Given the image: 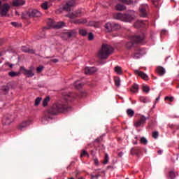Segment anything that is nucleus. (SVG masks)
<instances>
[{
    "label": "nucleus",
    "instance_id": "1",
    "mask_svg": "<svg viewBox=\"0 0 179 179\" xmlns=\"http://www.w3.org/2000/svg\"><path fill=\"white\" fill-rule=\"evenodd\" d=\"M69 111H72V107L68 106L67 103H54L45 112V120H48V118H51L50 117H48L49 114L50 115H57V114H59V113H68Z\"/></svg>",
    "mask_w": 179,
    "mask_h": 179
},
{
    "label": "nucleus",
    "instance_id": "2",
    "mask_svg": "<svg viewBox=\"0 0 179 179\" xmlns=\"http://www.w3.org/2000/svg\"><path fill=\"white\" fill-rule=\"evenodd\" d=\"M114 52V48L108 44H103L101 50L98 52L99 59H107L110 54Z\"/></svg>",
    "mask_w": 179,
    "mask_h": 179
},
{
    "label": "nucleus",
    "instance_id": "3",
    "mask_svg": "<svg viewBox=\"0 0 179 179\" xmlns=\"http://www.w3.org/2000/svg\"><path fill=\"white\" fill-rule=\"evenodd\" d=\"M41 13L36 9H29L22 14V19H30L31 17H40Z\"/></svg>",
    "mask_w": 179,
    "mask_h": 179
},
{
    "label": "nucleus",
    "instance_id": "4",
    "mask_svg": "<svg viewBox=\"0 0 179 179\" xmlns=\"http://www.w3.org/2000/svg\"><path fill=\"white\" fill-rule=\"evenodd\" d=\"M104 27L108 33L111 31H117V30H121V25L118 23L107 22L105 24Z\"/></svg>",
    "mask_w": 179,
    "mask_h": 179
},
{
    "label": "nucleus",
    "instance_id": "5",
    "mask_svg": "<svg viewBox=\"0 0 179 179\" xmlns=\"http://www.w3.org/2000/svg\"><path fill=\"white\" fill-rule=\"evenodd\" d=\"M20 71L27 78H33V76L34 75V66H31L29 70L26 69L24 66H20Z\"/></svg>",
    "mask_w": 179,
    "mask_h": 179
},
{
    "label": "nucleus",
    "instance_id": "6",
    "mask_svg": "<svg viewBox=\"0 0 179 179\" xmlns=\"http://www.w3.org/2000/svg\"><path fill=\"white\" fill-rule=\"evenodd\" d=\"M15 118L13 115L8 114L5 115L2 120L3 125H10V123L15 121Z\"/></svg>",
    "mask_w": 179,
    "mask_h": 179
},
{
    "label": "nucleus",
    "instance_id": "7",
    "mask_svg": "<svg viewBox=\"0 0 179 179\" xmlns=\"http://www.w3.org/2000/svg\"><path fill=\"white\" fill-rule=\"evenodd\" d=\"M10 9V5L8 3H4L1 6V10L0 11V15L1 17H3L4 16H6L8 15V12H9V10Z\"/></svg>",
    "mask_w": 179,
    "mask_h": 179
},
{
    "label": "nucleus",
    "instance_id": "8",
    "mask_svg": "<svg viewBox=\"0 0 179 179\" xmlns=\"http://www.w3.org/2000/svg\"><path fill=\"white\" fill-rule=\"evenodd\" d=\"M76 5V1L75 0L69 1L63 7V10L66 12H71V8H73Z\"/></svg>",
    "mask_w": 179,
    "mask_h": 179
},
{
    "label": "nucleus",
    "instance_id": "9",
    "mask_svg": "<svg viewBox=\"0 0 179 179\" xmlns=\"http://www.w3.org/2000/svg\"><path fill=\"white\" fill-rule=\"evenodd\" d=\"M78 95L75 93L73 92H64L63 93V97L64 98V99L66 101H72V100H73V99H76V97H77Z\"/></svg>",
    "mask_w": 179,
    "mask_h": 179
},
{
    "label": "nucleus",
    "instance_id": "10",
    "mask_svg": "<svg viewBox=\"0 0 179 179\" xmlns=\"http://www.w3.org/2000/svg\"><path fill=\"white\" fill-rule=\"evenodd\" d=\"M81 14L82 10H77L73 13L66 15V17H69V19H76V17H79V16H80Z\"/></svg>",
    "mask_w": 179,
    "mask_h": 179
},
{
    "label": "nucleus",
    "instance_id": "11",
    "mask_svg": "<svg viewBox=\"0 0 179 179\" xmlns=\"http://www.w3.org/2000/svg\"><path fill=\"white\" fill-rule=\"evenodd\" d=\"M146 120H149V117H145L144 115L141 116L139 120L134 123V127L139 128V127L143 125V124H146Z\"/></svg>",
    "mask_w": 179,
    "mask_h": 179
},
{
    "label": "nucleus",
    "instance_id": "12",
    "mask_svg": "<svg viewBox=\"0 0 179 179\" xmlns=\"http://www.w3.org/2000/svg\"><path fill=\"white\" fill-rule=\"evenodd\" d=\"M145 39V37L143 36H131V40L135 43V44H141L143 43V40Z\"/></svg>",
    "mask_w": 179,
    "mask_h": 179
},
{
    "label": "nucleus",
    "instance_id": "13",
    "mask_svg": "<svg viewBox=\"0 0 179 179\" xmlns=\"http://www.w3.org/2000/svg\"><path fill=\"white\" fill-rule=\"evenodd\" d=\"M143 54H145V52H143V50L137 48L133 54V58H134V59H139V58H141V57H142Z\"/></svg>",
    "mask_w": 179,
    "mask_h": 179
},
{
    "label": "nucleus",
    "instance_id": "14",
    "mask_svg": "<svg viewBox=\"0 0 179 179\" xmlns=\"http://www.w3.org/2000/svg\"><path fill=\"white\" fill-rule=\"evenodd\" d=\"M97 72V69L95 67H86L84 69V73L85 75H93V73H96Z\"/></svg>",
    "mask_w": 179,
    "mask_h": 179
},
{
    "label": "nucleus",
    "instance_id": "15",
    "mask_svg": "<svg viewBox=\"0 0 179 179\" xmlns=\"http://www.w3.org/2000/svg\"><path fill=\"white\" fill-rule=\"evenodd\" d=\"M12 3H13V6L17 8L19 6H23V5H25L26 1H24V0H13Z\"/></svg>",
    "mask_w": 179,
    "mask_h": 179
},
{
    "label": "nucleus",
    "instance_id": "16",
    "mask_svg": "<svg viewBox=\"0 0 179 179\" xmlns=\"http://www.w3.org/2000/svg\"><path fill=\"white\" fill-rule=\"evenodd\" d=\"M134 19H135V15H131L129 13H124V17L123 22L131 23V22H132V20H134Z\"/></svg>",
    "mask_w": 179,
    "mask_h": 179
},
{
    "label": "nucleus",
    "instance_id": "17",
    "mask_svg": "<svg viewBox=\"0 0 179 179\" xmlns=\"http://www.w3.org/2000/svg\"><path fill=\"white\" fill-rule=\"evenodd\" d=\"M134 72H135L136 75H138V76H140V78H143L144 80H149V77L143 71L136 70Z\"/></svg>",
    "mask_w": 179,
    "mask_h": 179
},
{
    "label": "nucleus",
    "instance_id": "18",
    "mask_svg": "<svg viewBox=\"0 0 179 179\" xmlns=\"http://www.w3.org/2000/svg\"><path fill=\"white\" fill-rule=\"evenodd\" d=\"M21 51L22 52H27V54H36V50L30 49L26 46H22L21 48Z\"/></svg>",
    "mask_w": 179,
    "mask_h": 179
},
{
    "label": "nucleus",
    "instance_id": "19",
    "mask_svg": "<svg viewBox=\"0 0 179 179\" xmlns=\"http://www.w3.org/2000/svg\"><path fill=\"white\" fill-rule=\"evenodd\" d=\"M139 12H140V16L141 17H146L148 16V12L146 11V8L143 7V6H141L139 8Z\"/></svg>",
    "mask_w": 179,
    "mask_h": 179
},
{
    "label": "nucleus",
    "instance_id": "20",
    "mask_svg": "<svg viewBox=\"0 0 179 179\" xmlns=\"http://www.w3.org/2000/svg\"><path fill=\"white\" fill-rule=\"evenodd\" d=\"M72 23H74V24H85V23H87V20L85 18H81L72 21Z\"/></svg>",
    "mask_w": 179,
    "mask_h": 179
},
{
    "label": "nucleus",
    "instance_id": "21",
    "mask_svg": "<svg viewBox=\"0 0 179 179\" xmlns=\"http://www.w3.org/2000/svg\"><path fill=\"white\" fill-rule=\"evenodd\" d=\"M156 71L158 75H159V76H163V75L166 73V69H164V68L160 66L157 68Z\"/></svg>",
    "mask_w": 179,
    "mask_h": 179
},
{
    "label": "nucleus",
    "instance_id": "22",
    "mask_svg": "<svg viewBox=\"0 0 179 179\" xmlns=\"http://www.w3.org/2000/svg\"><path fill=\"white\" fill-rule=\"evenodd\" d=\"M114 17L117 20H121L122 22H124V14L117 13L114 15Z\"/></svg>",
    "mask_w": 179,
    "mask_h": 179
},
{
    "label": "nucleus",
    "instance_id": "23",
    "mask_svg": "<svg viewBox=\"0 0 179 179\" xmlns=\"http://www.w3.org/2000/svg\"><path fill=\"white\" fill-rule=\"evenodd\" d=\"M29 125H30V123L29 121L23 122L21 124L18 126V129H20V131H22L23 128H27V127H29Z\"/></svg>",
    "mask_w": 179,
    "mask_h": 179
},
{
    "label": "nucleus",
    "instance_id": "24",
    "mask_svg": "<svg viewBox=\"0 0 179 179\" xmlns=\"http://www.w3.org/2000/svg\"><path fill=\"white\" fill-rule=\"evenodd\" d=\"M115 9L116 10L121 12L122 10H125V9H127V6H125L122 4H117L115 7Z\"/></svg>",
    "mask_w": 179,
    "mask_h": 179
},
{
    "label": "nucleus",
    "instance_id": "25",
    "mask_svg": "<svg viewBox=\"0 0 179 179\" xmlns=\"http://www.w3.org/2000/svg\"><path fill=\"white\" fill-rule=\"evenodd\" d=\"M139 153H141V149L139 148H134L131 150V155H132V156L138 155Z\"/></svg>",
    "mask_w": 179,
    "mask_h": 179
},
{
    "label": "nucleus",
    "instance_id": "26",
    "mask_svg": "<svg viewBox=\"0 0 179 179\" xmlns=\"http://www.w3.org/2000/svg\"><path fill=\"white\" fill-rule=\"evenodd\" d=\"M64 36H65V37H67V38H71V37H73L75 36V31H70L69 32H65L64 34Z\"/></svg>",
    "mask_w": 179,
    "mask_h": 179
},
{
    "label": "nucleus",
    "instance_id": "27",
    "mask_svg": "<svg viewBox=\"0 0 179 179\" xmlns=\"http://www.w3.org/2000/svg\"><path fill=\"white\" fill-rule=\"evenodd\" d=\"M143 24H145V21L143 20H138L135 24H134V27L139 28V27H142V26H143Z\"/></svg>",
    "mask_w": 179,
    "mask_h": 179
},
{
    "label": "nucleus",
    "instance_id": "28",
    "mask_svg": "<svg viewBox=\"0 0 179 179\" xmlns=\"http://www.w3.org/2000/svg\"><path fill=\"white\" fill-rule=\"evenodd\" d=\"M79 34H80V36H83V37H85V36H87V29H80L78 31Z\"/></svg>",
    "mask_w": 179,
    "mask_h": 179
},
{
    "label": "nucleus",
    "instance_id": "29",
    "mask_svg": "<svg viewBox=\"0 0 179 179\" xmlns=\"http://www.w3.org/2000/svg\"><path fill=\"white\" fill-rule=\"evenodd\" d=\"M20 75V72L10 71L8 73V76H10V78H16V76H19Z\"/></svg>",
    "mask_w": 179,
    "mask_h": 179
},
{
    "label": "nucleus",
    "instance_id": "30",
    "mask_svg": "<svg viewBox=\"0 0 179 179\" xmlns=\"http://www.w3.org/2000/svg\"><path fill=\"white\" fill-rule=\"evenodd\" d=\"M115 72L117 75H122V69L120 66H115Z\"/></svg>",
    "mask_w": 179,
    "mask_h": 179
},
{
    "label": "nucleus",
    "instance_id": "31",
    "mask_svg": "<svg viewBox=\"0 0 179 179\" xmlns=\"http://www.w3.org/2000/svg\"><path fill=\"white\" fill-rule=\"evenodd\" d=\"M138 89H139V87H138V85L134 84V85L130 89V92H131V93H136V92H138Z\"/></svg>",
    "mask_w": 179,
    "mask_h": 179
},
{
    "label": "nucleus",
    "instance_id": "32",
    "mask_svg": "<svg viewBox=\"0 0 179 179\" xmlns=\"http://www.w3.org/2000/svg\"><path fill=\"white\" fill-rule=\"evenodd\" d=\"M114 80L115 86H117V87H120L121 85V80L120 79V77H115Z\"/></svg>",
    "mask_w": 179,
    "mask_h": 179
},
{
    "label": "nucleus",
    "instance_id": "33",
    "mask_svg": "<svg viewBox=\"0 0 179 179\" xmlns=\"http://www.w3.org/2000/svg\"><path fill=\"white\" fill-rule=\"evenodd\" d=\"M64 26H65V22H57V24H55V29H62V27H64Z\"/></svg>",
    "mask_w": 179,
    "mask_h": 179
},
{
    "label": "nucleus",
    "instance_id": "34",
    "mask_svg": "<svg viewBox=\"0 0 179 179\" xmlns=\"http://www.w3.org/2000/svg\"><path fill=\"white\" fill-rule=\"evenodd\" d=\"M47 23H48V26H49V27H53L55 29V22L54 20L49 19Z\"/></svg>",
    "mask_w": 179,
    "mask_h": 179
},
{
    "label": "nucleus",
    "instance_id": "35",
    "mask_svg": "<svg viewBox=\"0 0 179 179\" xmlns=\"http://www.w3.org/2000/svg\"><path fill=\"white\" fill-rule=\"evenodd\" d=\"M48 103H50V96H47L45 98L43 101V107H47L48 106Z\"/></svg>",
    "mask_w": 179,
    "mask_h": 179
},
{
    "label": "nucleus",
    "instance_id": "36",
    "mask_svg": "<svg viewBox=\"0 0 179 179\" xmlns=\"http://www.w3.org/2000/svg\"><path fill=\"white\" fill-rule=\"evenodd\" d=\"M80 157H85V156H87V157H90V155H89V153L87 152V151L85 150H81V153H80Z\"/></svg>",
    "mask_w": 179,
    "mask_h": 179
},
{
    "label": "nucleus",
    "instance_id": "37",
    "mask_svg": "<svg viewBox=\"0 0 179 179\" xmlns=\"http://www.w3.org/2000/svg\"><path fill=\"white\" fill-rule=\"evenodd\" d=\"M127 114L129 117H134V115H135V111H134V110H132V109H127Z\"/></svg>",
    "mask_w": 179,
    "mask_h": 179
},
{
    "label": "nucleus",
    "instance_id": "38",
    "mask_svg": "<svg viewBox=\"0 0 179 179\" xmlns=\"http://www.w3.org/2000/svg\"><path fill=\"white\" fill-rule=\"evenodd\" d=\"M75 87L76 89H82V87H83V84H82V83H80V81H76L75 83Z\"/></svg>",
    "mask_w": 179,
    "mask_h": 179
},
{
    "label": "nucleus",
    "instance_id": "39",
    "mask_svg": "<svg viewBox=\"0 0 179 179\" xmlns=\"http://www.w3.org/2000/svg\"><path fill=\"white\" fill-rule=\"evenodd\" d=\"M120 2H122V3H125L126 5H131L134 3V0H119Z\"/></svg>",
    "mask_w": 179,
    "mask_h": 179
},
{
    "label": "nucleus",
    "instance_id": "40",
    "mask_svg": "<svg viewBox=\"0 0 179 179\" xmlns=\"http://www.w3.org/2000/svg\"><path fill=\"white\" fill-rule=\"evenodd\" d=\"M125 47H126V48H127V50H131L132 48V47H134V43L133 42H127L125 44Z\"/></svg>",
    "mask_w": 179,
    "mask_h": 179
},
{
    "label": "nucleus",
    "instance_id": "41",
    "mask_svg": "<svg viewBox=\"0 0 179 179\" xmlns=\"http://www.w3.org/2000/svg\"><path fill=\"white\" fill-rule=\"evenodd\" d=\"M42 100V98L41 97H37L36 99H35V103H34V106L35 107H37L38 106L40 105V103Z\"/></svg>",
    "mask_w": 179,
    "mask_h": 179
},
{
    "label": "nucleus",
    "instance_id": "42",
    "mask_svg": "<svg viewBox=\"0 0 179 179\" xmlns=\"http://www.w3.org/2000/svg\"><path fill=\"white\" fill-rule=\"evenodd\" d=\"M42 9H44V10H47L48 9V2L45 1L41 4Z\"/></svg>",
    "mask_w": 179,
    "mask_h": 179
},
{
    "label": "nucleus",
    "instance_id": "43",
    "mask_svg": "<svg viewBox=\"0 0 179 179\" xmlns=\"http://www.w3.org/2000/svg\"><path fill=\"white\" fill-rule=\"evenodd\" d=\"M150 91V87H149V86L148 85L143 86V92H144L145 93H149Z\"/></svg>",
    "mask_w": 179,
    "mask_h": 179
},
{
    "label": "nucleus",
    "instance_id": "44",
    "mask_svg": "<svg viewBox=\"0 0 179 179\" xmlns=\"http://www.w3.org/2000/svg\"><path fill=\"white\" fill-rule=\"evenodd\" d=\"M1 90L6 93H8L9 92V86L8 85H4L1 87Z\"/></svg>",
    "mask_w": 179,
    "mask_h": 179
},
{
    "label": "nucleus",
    "instance_id": "45",
    "mask_svg": "<svg viewBox=\"0 0 179 179\" xmlns=\"http://www.w3.org/2000/svg\"><path fill=\"white\" fill-rule=\"evenodd\" d=\"M169 176L171 179H174L176 178V173H174V171H170Z\"/></svg>",
    "mask_w": 179,
    "mask_h": 179
},
{
    "label": "nucleus",
    "instance_id": "46",
    "mask_svg": "<svg viewBox=\"0 0 179 179\" xmlns=\"http://www.w3.org/2000/svg\"><path fill=\"white\" fill-rule=\"evenodd\" d=\"M140 142L143 145H146L148 143V140L145 137H142L140 140Z\"/></svg>",
    "mask_w": 179,
    "mask_h": 179
},
{
    "label": "nucleus",
    "instance_id": "47",
    "mask_svg": "<svg viewBox=\"0 0 179 179\" xmlns=\"http://www.w3.org/2000/svg\"><path fill=\"white\" fill-rule=\"evenodd\" d=\"M103 142V138L101 137H99L98 138L94 140L95 143H98V145H100Z\"/></svg>",
    "mask_w": 179,
    "mask_h": 179
},
{
    "label": "nucleus",
    "instance_id": "48",
    "mask_svg": "<svg viewBox=\"0 0 179 179\" xmlns=\"http://www.w3.org/2000/svg\"><path fill=\"white\" fill-rule=\"evenodd\" d=\"M43 69H44V66H38V67L36 68V72H37L38 73H40L43 72Z\"/></svg>",
    "mask_w": 179,
    "mask_h": 179
},
{
    "label": "nucleus",
    "instance_id": "49",
    "mask_svg": "<svg viewBox=\"0 0 179 179\" xmlns=\"http://www.w3.org/2000/svg\"><path fill=\"white\" fill-rule=\"evenodd\" d=\"M97 22L96 21H90L88 23V26H92L94 27H96Z\"/></svg>",
    "mask_w": 179,
    "mask_h": 179
},
{
    "label": "nucleus",
    "instance_id": "50",
    "mask_svg": "<svg viewBox=\"0 0 179 179\" xmlns=\"http://www.w3.org/2000/svg\"><path fill=\"white\" fill-rule=\"evenodd\" d=\"M103 163V164H107V163H108V154H105V157Z\"/></svg>",
    "mask_w": 179,
    "mask_h": 179
},
{
    "label": "nucleus",
    "instance_id": "51",
    "mask_svg": "<svg viewBox=\"0 0 179 179\" xmlns=\"http://www.w3.org/2000/svg\"><path fill=\"white\" fill-rule=\"evenodd\" d=\"M94 35H93V33L90 32L88 34V40H90V41H92V40H94Z\"/></svg>",
    "mask_w": 179,
    "mask_h": 179
},
{
    "label": "nucleus",
    "instance_id": "52",
    "mask_svg": "<svg viewBox=\"0 0 179 179\" xmlns=\"http://www.w3.org/2000/svg\"><path fill=\"white\" fill-rule=\"evenodd\" d=\"M11 24L14 27H22V24H19L17 22H11Z\"/></svg>",
    "mask_w": 179,
    "mask_h": 179
},
{
    "label": "nucleus",
    "instance_id": "53",
    "mask_svg": "<svg viewBox=\"0 0 179 179\" xmlns=\"http://www.w3.org/2000/svg\"><path fill=\"white\" fill-rule=\"evenodd\" d=\"M158 136H159V132L158 131L152 132V138H154V139H157Z\"/></svg>",
    "mask_w": 179,
    "mask_h": 179
},
{
    "label": "nucleus",
    "instance_id": "54",
    "mask_svg": "<svg viewBox=\"0 0 179 179\" xmlns=\"http://www.w3.org/2000/svg\"><path fill=\"white\" fill-rule=\"evenodd\" d=\"M164 100H169V101L172 102V101H174V97L173 96H166L164 98Z\"/></svg>",
    "mask_w": 179,
    "mask_h": 179
},
{
    "label": "nucleus",
    "instance_id": "55",
    "mask_svg": "<svg viewBox=\"0 0 179 179\" xmlns=\"http://www.w3.org/2000/svg\"><path fill=\"white\" fill-rule=\"evenodd\" d=\"M92 179L94 178H99V177H100V175H91Z\"/></svg>",
    "mask_w": 179,
    "mask_h": 179
},
{
    "label": "nucleus",
    "instance_id": "56",
    "mask_svg": "<svg viewBox=\"0 0 179 179\" xmlns=\"http://www.w3.org/2000/svg\"><path fill=\"white\" fill-rule=\"evenodd\" d=\"M80 96H81V97H86V92H80Z\"/></svg>",
    "mask_w": 179,
    "mask_h": 179
},
{
    "label": "nucleus",
    "instance_id": "57",
    "mask_svg": "<svg viewBox=\"0 0 179 179\" xmlns=\"http://www.w3.org/2000/svg\"><path fill=\"white\" fill-rule=\"evenodd\" d=\"M171 59H173V58H171V57H169L166 59V62H170V61H171Z\"/></svg>",
    "mask_w": 179,
    "mask_h": 179
},
{
    "label": "nucleus",
    "instance_id": "58",
    "mask_svg": "<svg viewBox=\"0 0 179 179\" xmlns=\"http://www.w3.org/2000/svg\"><path fill=\"white\" fill-rule=\"evenodd\" d=\"M6 65H8L9 67H10L11 69L13 68V64H10L9 62H6Z\"/></svg>",
    "mask_w": 179,
    "mask_h": 179
},
{
    "label": "nucleus",
    "instance_id": "59",
    "mask_svg": "<svg viewBox=\"0 0 179 179\" xmlns=\"http://www.w3.org/2000/svg\"><path fill=\"white\" fill-rule=\"evenodd\" d=\"M51 61V62H54L55 64H57V62H58V59H51L50 60Z\"/></svg>",
    "mask_w": 179,
    "mask_h": 179
},
{
    "label": "nucleus",
    "instance_id": "60",
    "mask_svg": "<svg viewBox=\"0 0 179 179\" xmlns=\"http://www.w3.org/2000/svg\"><path fill=\"white\" fill-rule=\"evenodd\" d=\"M94 164H96V166H99V159H95L94 160Z\"/></svg>",
    "mask_w": 179,
    "mask_h": 179
},
{
    "label": "nucleus",
    "instance_id": "61",
    "mask_svg": "<svg viewBox=\"0 0 179 179\" xmlns=\"http://www.w3.org/2000/svg\"><path fill=\"white\" fill-rule=\"evenodd\" d=\"M152 3H153V5H155V8H157V6H158L157 1H155L152 0Z\"/></svg>",
    "mask_w": 179,
    "mask_h": 179
},
{
    "label": "nucleus",
    "instance_id": "62",
    "mask_svg": "<svg viewBox=\"0 0 179 179\" xmlns=\"http://www.w3.org/2000/svg\"><path fill=\"white\" fill-rule=\"evenodd\" d=\"M122 155H123V152H120L118 153V157H122Z\"/></svg>",
    "mask_w": 179,
    "mask_h": 179
},
{
    "label": "nucleus",
    "instance_id": "63",
    "mask_svg": "<svg viewBox=\"0 0 179 179\" xmlns=\"http://www.w3.org/2000/svg\"><path fill=\"white\" fill-rule=\"evenodd\" d=\"M3 45V41L2 39H0V47Z\"/></svg>",
    "mask_w": 179,
    "mask_h": 179
},
{
    "label": "nucleus",
    "instance_id": "64",
    "mask_svg": "<svg viewBox=\"0 0 179 179\" xmlns=\"http://www.w3.org/2000/svg\"><path fill=\"white\" fill-rule=\"evenodd\" d=\"M158 155H162V150H158Z\"/></svg>",
    "mask_w": 179,
    "mask_h": 179
}]
</instances>
